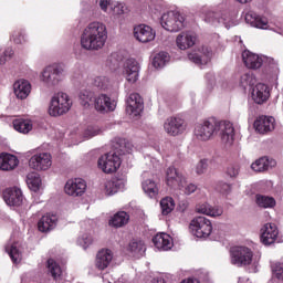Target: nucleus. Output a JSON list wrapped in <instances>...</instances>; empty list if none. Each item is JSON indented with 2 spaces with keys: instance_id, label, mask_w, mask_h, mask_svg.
Returning a JSON list of instances; mask_svg holds the SVG:
<instances>
[{
  "instance_id": "nucleus-15",
  "label": "nucleus",
  "mask_w": 283,
  "mask_h": 283,
  "mask_svg": "<svg viewBox=\"0 0 283 283\" xmlns=\"http://www.w3.org/2000/svg\"><path fill=\"white\" fill-rule=\"evenodd\" d=\"M277 235H280V230H277V226L275 223H265L261 228V242L265 247L275 244Z\"/></svg>"
},
{
  "instance_id": "nucleus-7",
  "label": "nucleus",
  "mask_w": 283,
  "mask_h": 283,
  "mask_svg": "<svg viewBox=\"0 0 283 283\" xmlns=\"http://www.w3.org/2000/svg\"><path fill=\"white\" fill-rule=\"evenodd\" d=\"M190 231L196 238H209L213 231V224L207 217H196L190 222Z\"/></svg>"
},
{
  "instance_id": "nucleus-30",
  "label": "nucleus",
  "mask_w": 283,
  "mask_h": 283,
  "mask_svg": "<svg viewBox=\"0 0 283 283\" xmlns=\"http://www.w3.org/2000/svg\"><path fill=\"white\" fill-rule=\"evenodd\" d=\"M127 251L133 258H143L147 247L143 240L133 239L127 245Z\"/></svg>"
},
{
  "instance_id": "nucleus-19",
  "label": "nucleus",
  "mask_w": 283,
  "mask_h": 283,
  "mask_svg": "<svg viewBox=\"0 0 283 283\" xmlns=\"http://www.w3.org/2000/svg\"><path fill=\"white\" fill-rule=\"evenodd\" d=\"M3 198L9 207H21L23 205V192L19 188H8L3 192Z\"/></svg>"
},
{
  "instance_id": "nucleus-41",
  "label": "nucleus",
  "mask_w": 283,
  "mask_h": 283,
  "mask_svg": "<svg viewBox=\"0 0 283 283\" xmlns=\"http://www.w3.org/2000/svg\"><path fill=\"white\" fill-rule=\"evenodd\" d=\"M120 180H107L104 184V191L106 196H114V193H118V189H120Z\"/></svg>"
},
{
  "instance_id": "nucleus-50",
  "label": "nucleus",
  "mask_w": 283,
  "mask_h": 283,
  "mask_svg": "<svg viewBox=\"0 0 283 283\" xmlns=\"http://www.w3.org/2000/svg\"><path fill=\"white\" fill-rule=\"evenodd\" d=\"M207 169H209V161L207 159H201L196 165L195 171L196 174H198V176H202V174H205Z\"/></svg>"
},
{
  "instance_id": "nucleus-3",
  "label": "nucleus",
  "mask_w": 283,
  "mask_h": 283,
  "mask_svg": "<svg viewBox=\"0 0 283 283\" xmlns=\"http://www.w3.org/2000/svg\"><path fill=\"white\" fill-rule=\"evenodd\" d=\"M70 109H72V98H70V95L59 92L52 96L49 105L50 116H63V114H67Z\"/></svg>"
},
{
  "instance_id": "nucleus-17",
  "label": "nucleus",
  "mask_w": 283,
  "mask_h": 283,
  "mask_svg": "<svg viewBox=\"0 0 283 283\" xmlns=\"http://www.w3.org/2000/svg\"><path fill=\"white\" fill-rule=\"evenodd\" d=\"M186 179L174 167H169L166 170V185L171 189H182L185 187Z\"/></svg>"
},
{
  "instance_id": "nucleus-45",
  "label": "nucleus",
  "mask_w": 283,
  "mask_h": 283,
  "mask_svg": "<svg viewBox=\"0 0 283 283\" xmlns=\"http://www.w3.org/2000/svg\"><path fill=\"white\" fill-rule=\"evenodd\" d=\"M48 269L49 273L52 275V277H54V280L61 277V274L63 273V271L61 270V265H59L57 262L54 261V259L48 260Z\"/></svg>"
},
{
  "instance_id": "nucleus-34",
  "label": "nucleus",
  "mask_w": 283,
  "mask_h": 283,
  "mask_svg": "<svg viewBox=\"0 0 283 283\" xmlns=\"http://www.w3.org/2000/svg\"><path fill=\"white\" fill-rule=\"evenodd\" d=\"M33 127L31 119L19 118L13 120V128L20 134H30Z\"/></svg>"
},
{
  "instance_id": "nucleus-51",
  "label": "nucleus",
  "mask_w": 283,
  "mask_h": 283,
  "mask_svg": "<svg viewBox=\"0 0 283 283\" xmlns=\"http://www.w3.org/2000/svg\"><path fill=\"white\" fill-rule=\"evenodd\" d=\"M241 85L247 86V85H255V76L252 75V73H244L241 75Z\"/></svg>"
},
{
  "instance_id": "nucleus-4",
  "label": "nucleus",
  "mask_w": 283,
  "mask_h": 283,
  "mask_svg": "<svg viewBox=\"0 0 283 283\" xmlns=\"http://www.w3.org/2000/svg\"><path fill=\"white\" fill-rule=\"evenodd\" d=\"M65 69L62 64H52L46 66L40 75V81L46 85V87H56L59 83L63 81Z\"/></svg>"
},
{
  "instance_id": "nucleus-27",
  "label": "nucleus",
  "mask_w": 283,
  "mask_h": 283,
  "mask_svg": "<svg viewBox=\"0 0 283 283\" xmlns=\"http://www.w3.org/2000/svg\"><path fill=\"white\" fill-rule=\"evenodd\" d=\"M153 243L158 251H170L174 247V239L167 233H157L153 238Z\"/></svg>"
},
{
  "instance_id": "nucleus-57",
  "label": "nucleus",
  "mask_w": 283,
  "mask_h": 283,
  "mask_svg": "<svg viewBox=\"0 0 283 283\" xmlns=\"http://www.w3.org/2000/svg\"><path fill=\"white\" fill-rule=\"evenodd\" d=\"M218 191H220V193L229 195L231 193V185L227 182H220L218 185Z\"/></svg>"
},
{
  "instance_id": "nucleus-42",
  "label": "nucleus",
  "mask_w": 283,
  "mask_h": 283,
  "mask_svg": "<svg viewBox=\"0 0 283 283\" xmlns=\"http://www.w3.org/2000/svg\"><path fill=\"white\" fill-rule=\"evenodd\" d=\"M93 85L98 87V90H109L112 87V80L105 75H99L93 80Z\"/></svg>"
},
{
  "instance_id": "nucleus-12",
  "label": "nucleus",
  "mask_w": 283,
  "mask_h": 283,
  "mask_svg": "<svg viewBox=\"0 0 283 283\" xmlns=\"http://www.w3.org/2000/svg\"><path fill=\"white\" fill-rule=\"evenodd\" d=\"M66 196L78 198L87 191V182L81 178L69 179L64 186Z\"/></svg>"
},
{
  "instance_id": "nucleus-47",
  "label": "nucleus",
  "mask_w": 283,
  "mask_h": 283,
  "mask_svg": "<svg viewBox=\"0 0 283 283\" xmlns=\"http://www.w3.org/2000/svg\"><path fill=\"white\" fill-rule=\"evenodd\" d=\"M263 63H265L266 70L268 72H270V74H274V76H277L280 67L277 66V62L273 57H264Z\"/></svg>"
},
{
  "instance_id": "nucleus-25",
  "label": "nucleus",
  "mask_w": 283,
  "mask_h": 283,
  "mask_svg": "<svg viewBox=\"0 0 283 283\" xmlns=\"http://www.w3.org/2000/svg\"><path fill=\"white\" fill-rule=\"evenodd\" d=\"M243 63L249 70H260L264 63V57L252 53L251 51H243L242 53Z\"/></svg>"
},
{
  "instance_id": "nucleus-21",
  "label": "nucleus",
  "mask_w": 283,
  "mask_h": 283,
  "mask_svg": "<svg viewBox=\"0 0 283 283\" xmlns=\"http://www.w3.org/2000/svg\"><path fill=\"white\" fill-rule=\"evenodd\" d=\"M32 92V84L28 80H18L13 83V94L20 101H25Z\"/></svg>"
},
{
  "instance_id": "nucleus-31",
  "label": "nucleus",
  "mask_w": 283,
  "mask_h": 283,
  "mask_svg": "<svg viewBox=\"0 0 283 283\" xmlns=\"http://www.w3.org/2000/svg\"><path fill=\"white\" fill-rule=\"evenodd\" d=\"M56 216L54 214H45L38 222V229L42 233H48V231H52L56 227Z\"/></svg>"
},
{
  "instance_id": "nucleus-48",
  "label": "nucleus",
  "mask_w": 283,
  "mask_h": 283,
  "mask_svg": "<svg viewBox=\"0 0 283 283\" xmlns=\"http://www.w3.org/2000/svg\"><path fill=\"white\" fill-rule=\"evenodd\" d=\"M13 54L14 51L12 50V48H6L3 50H0V65H6V62L10 61Z\"/></svg>"
},
{
  "instance_id": "nucleus-36",
  "label": "nucleus",
  "mask_w": 283,
  "mask_h": 283,
  "mask_svg": "<svg viewBox=\"0 0 283 283\" xmlns=\"http://www.w3.org/2000/svg\"><path fill=\"white\" fill-rule=\"evenodd\" d=\"M142 187L148 198H156L158 196L159 188L156 181L147 179L142 184Z\"/></svg>"
},
{
  "instance_id": "nucleus-52",
  "label": "nucleus",
  "mask_w": 283,
  "mask_h": 283,
  "mask_svg": "<svg viewBox=\"0 0 283 283\" xmlns=\"http://www.w3.org/2000/svg\"><path fill=\"white\" fill-rule=\"evenodd\" d=\"M101 134V128L97 126H90L85 132H84V138L90 140V138H94V136H98Z\"/></svg>"
},
{
  "instance_id": "nucleus-33",
  "label": "nucleus",
  "mask_w": 283,
  "mask_h": 283,
  "mask_svg": "<svg viewBox=\"0 0 283 283\" xmlns=\"http://www.w3.org/2000/svg\"><path fill=\"white\" fill-rule=\"evenodd\" d=\"M245 22L252 25V28H259V30L269 29V21L266 20V18L255 15V13H247Z\"/></svg>"
},
{
  "instance_id": "nucleus-58",
  "label": "nucleus",
  "mask_w": 283,
  "mask_h": 283,
  "mask_svg": "<svg viewBox=\"0 0 283 283\" xmlns=\"http://www.w3.org/2000/svg\"><path fill=\"white\" fill-rule=\"evenodd\" d=\"M13 41L18 45H23V43H25L28 40L25 39V34L17 33L15 35H13Z\"/></svg>"
},
{
  "instance_id": "nucleus-56",
  "label": "nucleus",
  "mask_w": 283,
  "mask_h": 283,
  "mask_svg": "<svg viewBox=\"0 0 283 283\" xmlns=\"http://www.w3.org/2000/svg\"><path fill=\"white\" fill-rule=\"evenodd\" d=\"M240 174V167L239 166H230L227 168V176L230 178H237V176Z\"/></svg>"
},
{
  "instance_id": "nucleus-1",
  "label": "nucleus",
  "mask_w": 283,
  "mask_h": 283,
  "mask_svg": "<svg viewBox=\"0 0 283 283\" xmlns=\"http://www.w3.org/2000/svg\"><path fill=\"white\" fill-rule=\"evenodd\" d=\"M220 135L221 143L226 147H231L235 140V128L233 124L227 120L209 118L195 126L193 136L199 143H208L213 136Z\"/></svg>"
},
{
  "instance_id": "nucleus-35",
  "label": "nucleus",
  "mask_w": 283,
  "mask_h": 283,
  "mask_svg": "<svg viewBox=\"0 0 283 283\" xmlns=\"http://www.w3.org/2000/svg\"><path fill=\"white\" fill-rule=\"evenodd\" d=\"M129 222V214L125 211H119L109 220L111 227H115L116 229L120 227H125Z\"/></svg>"
},
{
  "instance_id": "nucleus-26",
  "label": "nucleus",
  "mask_w": 283,
  "mask_h": 283,
  "mask_svg": "<svg viewBox=\"0 0 283 283\" xmlns=\"http://www.w3.org/2000/svg\"><path fill=\"white\" fill-rule=\"evenodd\" d=\"M19 167V158L12 154H0V170L1 171H14Z\"/></svg>"
},
{
  "instance_id": "nucleus-18",
  "label": "nucleus",
  "mask_w": 283,
  "mask_h": 283,
  "mask_svg": "<svg viewBox=\"0 0 283 283\" xmlns=\"http://www.w3.org/2000/svg\"><path fill=\"white\" fill-rule=\"evenodd\" d=\"M254 129L259 134H269L275 129V118L272 116H260L254 122Z\"/></svg>"
},
{
  "instance_id": "nucleus-38",
  "label": "nucleus",
  "mask_w": 283,
  "mask_h": 283,
  "mask_svg": "<svg viewBox=\"0 0 283 283\" xmlns=\"http://www.w3.org/2000/svg\"><path fill=\"white\" fill-rule=\"evenodd\" d=\"M133 149L134 145L125 139H119L115 145V153L117 154V156H125V154H132Z\"/></svg>"
},
{
  "instance_id": "nucleus-55",
  "label": "nucleus",
  "mask_w": 283,
  "mask_h": 283,
  "mask_svg": "<svg viewBox=\"0 0 283 283\" xmlns=\"http://www.w3.org/2000/svg\"><path fill=\"white\" fill-rule=\"evenodd\" d=\"M181 189H184V192L186 193V196H191V193H196V190L198 189V187L193 184H187L186 181Z\"/></svg>"
},
{
  "instance_id": "nucleus-5",
  "label": "nucleus",
  "mask_w": 283,
  "mask_h": 283,
  "mask_svg": "<svg viewBox=\"0 0 283 283\" xmlns=\"http://www.w3.org/2000/svg\"><path fill=\"white\" fill-rule=\"evenodd\" d=\"M230 262L233 266H238L239 269L251 266L253 262V250L244 245L231 248Z\"/></svg>"
},
{
  "instance_id": "nucleus-13",
  "label": "nucleus",
  "mask_w": 283,
  "mask_h": 283,
  "mask_svg": "<svg viewBox=\"0 0 283 283\" xmlns=\"http://www.w3.org/2000/svg\"><path fill=\"white\" fill-rule=\"evenodd\" d=\"M122 74L128 83H136L140 76V64L135 59L125 61Z\"/></svg>"
},
{
  "instance_id": "nucleus-37",
  "label": "nucleus",
  "mask_w": 283,
  "mask_h": 283,
  "mask_svg": "<svg viewBox=\"0 0 283 283\" xmlns=\"http://www.w3.org/2000/svg\"><path fill=\"white\" fill-rule=\"evenodd\" d=\"M255 202L261 209H273L276 205L275 198L264 195H256Z\"/></svg>"
},
{
  "instance_id": "nucleus-28",
  "label": "nucleus",
  "mask_w": 283,
  "mask_h": 283,
  "mask_svg": "<svg viewBox=\"0 0 283 283\" xmlns=\"http://www.w3.org/2000/svg\"><path fill=\"white\" fill-rule=\"evenodd\" d=\"M271 93L269 92V86L266 84L259 83L252 91V98L258 105H262L269 101Z\"/></svg>"
},
{
  "instance_id": "nucleus-60",
  "label": "nucleus",
  "mask_w": 283,
  "mask_h": 283,
  "mask_svg": "<svg viewBox=\"0 0 283 283\" xmlns=\"http://www.w3.org/2000/svg\"><path fill=\"white\" fill-rule=\"evenodd\" d=\"M181 283H200V281H198V279H187L184 280Z\"/></svg>"
},
{
  "instance_id": "nucleus-22",
  "label": "nucleus",
  "mask_w": 283,
  "mask_h": 283,
  "mask_svg": "<svg viewBox=\"0 0 283 283\" xmlns=\"http://www.w3.org/2000/svg\"><path fill=\"white\" fill-rule=\"evenodd\" d=\"M112 260H114V252L109 249H102L96 254L95 266L98 271H105L112 264Z\"/></svg>"
},
{
  "instance_id": "nucleus-59",
  "label": "nucleus",
  "mask_w": 283,
  "mask_h": 283,
  "mask_svg": "<svg viewBox=\"0 0 283 283\" xmlns=\"http://www.w3.org/2000/svg\"><path fill=\"white\" fill-rule=\"evenodd\" d=\"M107 6H109V0H99V8L104 12H107Z\"/></svg>"
},
{
  "instance_id": "nucleus-53",
  "label": "nucleus",
  "mask_w": 283,
  "mask_h": 283,
  "mask_svg": "<svg viewBox=\"0 0 283 283\" xmlns=\"http://www.w3.org/2000/svg\"><path fill=\"white\" fill-rule=\"evenodd\" d=\"M92 242H93V239H92V235L90 234H83L77 240V244H80V247H83V249H87V247H90Z\"/></svg>"
},
{
  "instance_id": "nucleus-20",
  "label": "nucleus",
  "mask_w": 283,
  "mask_h": 283,
  "mask_svg": "<svg viewBox=\"0 0 283 283\" xmlns=\"http://www.w3.org/2000/svg\"><path fill=\"white\" fill-rule=\"evenodd\" d=\"M94 107L96 112H114L116 109V102L105 94H99L94 97Z\"/></svg>"
},
{
  "instance_id": "nucleus-40",
  "label": "nucleus",
  "mask_w": 283,
  "mask_h": 283,
  "mask_svg": "<svg viewBox=\"0 0 283 283\" xmlns=\"http://www.w3.org/2000/svg\"><path fill=\"white\" fill-rule=\"evenodd\" d=\"M27 185L31 191H39L41 189V177L36 172H30L27 176Z\"/></svg>"
},
{
  "instance_id": "nucleus-23",
  "label": "nucleus",
  "mask_w": 283,
  "mask_h": 283,
  "mask_svg": "<svg viewBox=\"0 0 283 283\" xmlns=\"http://www.w3.org/2000/svg\"><path fill=\"white\" fill-rule=\"evenodd\" d=\"M212 56H213V52L211 51V49L207 46L201 48L200 54L196 52L188 54L189 61H191L196 65H207V63L211 61Z\"/></svg>"
},
{
  "instance_id": "nucleus-32",
  "label": "nucleus",
  "mask_w": 283,
  "mask_h": 283,
  "mask_svg": "<svg viewBox=\"0 0 283 283\" xmlns=\"http://www.w3.org/2000/svg\"><path fill=\"white\" fill-rule=\"evenodd\" d=\"M276 163L275 159H269L268 157H261L256 159L252 165L251 169L253 171L262 172V171H269V169H273L275 167Z\"/></svg>"
},
{
  "instance_id": "nucleus-39",
  "label": "nucleus",
  "mask_w": 283,
  "mask_h": 283,
  "mask_svg": "<svg viewBox=\"0 0 283 283\" xmlns=\"http://www.w3.org/2000/svg\"><path fill=\"white\" fill-rule=\"evenodd\" d=\"M160 209L163 216H169L176 209V201L171 197H165L160 200Z\"/></svg>"
},
{
  "instance_id": "nucleus-11",
  "label": "nucleus",
  "mask_w": 283,
  "mask_h": 283,
  "mask_svg": "<svg viewBox=\"0 0 283 283\" xmlns=\"http://www.w3.org/2000/svg\"><path fill=\"white\" fill-rule=\"evenodd\" d=\"M206 23H210L211 25H220V23L224 24L227 30L233 28V19L229 13L208 11L205 15Z\"/></svg>"
},
{
  "instance_id": "nucleus-14",
  "label": "nucleus",
  "mask_w": 283,
  "mask_h": 283,
  "mask_svg": "<svg viewBox=\"0 0 283 283\" xmlns=\"http://www.w3.org/2000/svg\"><path fill=\"white\" fill-rule=\"evenodd\" d=\"M145 109L143 97L138 93H132L126 102V112L129 116H140Z\"/></svg>"
},
{
  "instance_id": "nucleus-10",
  "label": "nucleus",
  "mask_w": 283,
  "mask_h": 283,
  "mask_svg": "<svg viewBox=\"0 0 283 283\" xmlns=\"http://www.w3.org/2000/svg\"><path fill=\"white\" fill-rule=\"evenodd\" d=\"M29 166L35 171H48L52 167V155L49 153L35 154L30 158Z\"/></svg>"
},
{
  "instance_id": "nucleus-49",
  "label": "nucleus",
  "mask_w": 283,
  "mask_h": 283,
  "mask_svg": "<svg viewBox=\"0 0 283 283\" xmlns=\"http://www.w3.org/2000/svg\"><path fill=\"white\" fill-rule=\"evenodd\" d=\"M273 277L283 281V263H273L272 266Z\"/></svg>"
},
{
  "instance_id": "nucleus-2",
  "label": "nucleus",
  "mask_w": 283,
  "mask_h": 283,
  "mask_svg": "<svg viewBox=\"0 0 283 283\" xmlns=\"http://www.w3.org/2000/svg\"><path fill=\"white\" fill-rule=\"evenodd\" d=\"M107 43V27L99 21L91 22L81 35V46L84 50H103Z\"/></svg>"
},
{
  "instance_id": "nucleus-8",
  "label": "nucleus",
  "mask_w": 283,
  "mask_h": 283,
  "mask_svg": "<svg viewBox=\"0 0 283 283\" xmlns=\"http://www.w3.org/2000/svg\"><path fill=\"white\" fill-rule=\"evenodd\" d=\"M97 166L104 174H115L120 168V156L116 151H109L98 158Z\"/></svg>"
},
{
  "instance_id": "nucleus-6",
  "label": "nucleus",
  "mask_w": 283,
  "mask_h": 283,
  "mask_svg": "<svg viewBox=\"0 0 283 283\" xmlns=\"http://www.w3.org/2000/svg\"><path fill=\"white\" fill-rule=\"evenodd\" d=\"M160 24L167 32H180L185 28V17L178 11H169L161 15Z\"/></svg>"
},
{
  "instance_id": "nucleus-9",
  "label": "nucleus",
  "mask_w": 283,
  "mask_h": 283,
  "mask_svg": "<svg viewBox=\"0 0 283 283\" xmlns=\"http://www.w3.org/2000/svg\"><path fill=\"white\" fill-rule=\"evenodd\" d=\"M164 132L168 136H180L187 132V122L180 117H168L164 123Z\"/></svg>"
},
{
  "instance_id": "nucleus-46",
  "label": "nucleus",
  "mask_w": 283,
  "mask_h": 283,
  "mask_svg": "<svg viewBox=\"0 0 283 283\" xmlns=\"http://www.w3.org/2000/svg\"><path fill=\"white\" fill-rule=\"evenodd\" d=\"M6 251L9 253L12 262H14V264H19V262H21V252L19 251V249L17 248L15 244H11V245H6Z\"/></svg>"
},
{
  "instance_id": "nucleus-54",
  "label": "nucleus",
  "mask_w": 283,
  "mask_h": 283,
  "mask_svg": "<svg viewBox=\"0 0 283 283\" xmlns=\"http://www.w3.org/2000/svg\"><path fill=\"white\" fill-rule=\"evenodd\" d=\"M113 14H125L127 12V7L125 6V3H120V2H116L113 7Z\"/></svg>"
},
{
  "instance_id": "nucleus-29",
  "label": "nucleus",
  "mask_w": 283,
  "mask_h": 283,
  "mask_svg": "<svg viewBox=\"0 0 283 283\" xmlns=\"http://www.w3.org/2000/svg\"><path fill=\"white\" fill-rule=\"evenodd\" d=\"M196 212L209 216L210 218H220L224 213V210L219 206L213 207L209 203H199L196 206Z\"/></svg>"
},
{
  "instance_id": "nucleus-43",
  "label": "nucleus",
  "mask_w": 283,
  "mask_h": 283,
  "mask_svg": "<svg viewBox=\"0 0 283 283\" xmlns=\"http://www.w3.org/2000/svg\"><path fill=\"white\" fill-rule=\"evenodd\" d=\"M93 98H94V93L92 91L85 90L80 93V104L85 109L91 107Z\"/></svg>"
},
{
  "instance_id": "nucleus-24",
  "label": "nucleus",
  "mask_w": 283,
  "mask_h": 283,
  "mask_svg": "<svg viewBox=\"0 0 283 283\" xmlns=\"http://www.w3.org/2000/svg\"><path fill=\"white\" fill-rule=\"evenodd\" d=\"M196 33L181 32L176 38V45L179 50H189L196 45Z\"/></svg>"
},
{
  "instance_id": "nucleus-16",
  "label": "nucleus",
  "mask_w": 283,
  "mask_h": 283,
  "mask_svg": "<svg viewBox=\"0 0 283 283\" xmlns=\"http://www.w3.org/2000/svg\"><path fill=\"white\" fill-rule=\"evenodd\" d=\"M134 36L139 43H149L156 39V31L147 24H139L134 29Z\"/></svg>"
},
{
  "instance_id": "nucleus-44",
  "label": "nucleus",
  "mask_w": 283,
  "mask_h": 283,
  "mask_svg": "<svg viewBox=\"0 0 283 283\" xmlns=\"http://www.w3.org/2000/svg\"><path fill=\"white\" fill-rule=\"evenodd\" d=\"M169 62V53L159 52L153 60V65L156 70L165 67L166 63Z\"/></svg>"
}]
</instances>
